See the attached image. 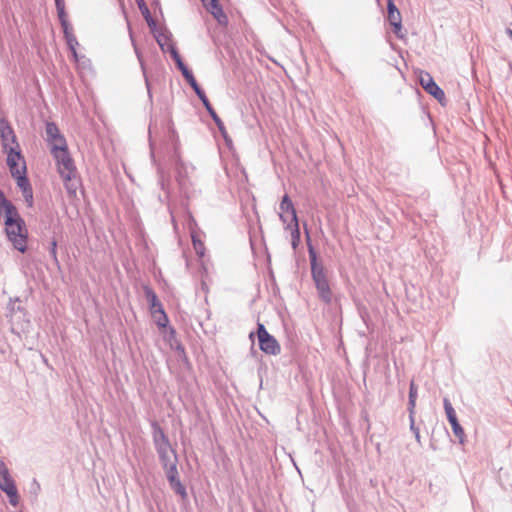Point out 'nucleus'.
<instances>
[{
	"label": "nucleus",
	"mask_w": 512,
	"mask_h": 512,
	"mask_svg": "<svg viewBox=\"0 0 512 512\" xmlns=\"http://www.w3.org/2000/svg\"><path fill=\"white\" fill-rule=\"evenodd\" d=\"M46 134L47 141L51 148V154L56 161L57 171L64 183L67 193L69 196L75 197L80 186V179L74 161L69 153L66 139L53 122L46 124Z\"/></svg>",
	"instance_id": "1"
},
{
	"label": "nucleus",
	"mask_w": 512,
	"mask_h": 512,
	"mask_svg": "<svg viewBox=\"0 0 512 512\" xmlns=\"http://www.w3.org/2000/svg\"><path fill=\"white\" fill-rule=\"evenodd\" d=\"M0 215L4 217L5 231L13 247L24 253L27 250L28 230L16 207L0 190Z\"/></svg>",
	"instance_id": "2"
},
{
	"label": "nucleus",
	"mask_w": 512,
	"mask_h": 512,
	"mask_svg": "<svg viewBox=\"0 0 512 512\" xmlns=\"http://www.w3.org/2000/svg\"><path fill=\"white\" fill-rule=\"evenodd\" d=\"M7 165L12 176L17 180L18 187L22 190L23 197L29 207L33 204V192L26 177V163L20 149L6 152Z\"/></svg>",
	"instance_id": "3"
},
{
	"label": "nucleus",
	"mask_w": 512,
	"mask_h": 512,
	"mask_svg": "<svg viewBox=\"0 0 512 512\" xmlns=\"http://www.w3.org/2000/svg\"><path fill=\"white\" fill-rule=\"evenodd\" d=\"M311 266L312 278L320 299L325 303H330L332 300V292L323 267L316 264L315 257H313Z\"/></svg>",
	"instance_id": "4"
},
{
	"label": "nucleus",
	"mask_w": 512,
	"mask_h": 512,
	"mask_svg": "<svg viewBox=\"0 0 512 512\" xmlns=\"http://www.w3.org/2000/svg\"><path fill=\"white\" fill-rule=\"evenodd\" d=\"M279 217L289 229L299 230L298 219L294 205L290 197L286 194L282 197L280 203Z\"/></svg>",
	"instance_id": "5"
},
{
	"label": "nucleus",
	"mask_w": 512,
	"mask_h": 512,
	"mask_svg": "<svg viewBox=\"0 0 512 512\" xmlns=\"http://www.w3.org/2000/svg\"><path fill=\"white\" fill-rule=\"evenodd\" d=\"M257 336L260 349L264 353L277 355L280 352V345L276 339L267 332L264 325L261 323H258Z\"/></svg>",
	"instance_id": "6"
},
{
	"label": "nucleus",
	"mask_w": 512,
	"mask_h": 512,
	"mask_svg": "<svg viewBox=\"0 0 512 512\" xmlns=\"http://www.w3.org/2000/svg\"><path fill=\"white\" fill-rule=\"evenodd\" d=\"M0 488L7 494L11 505L18 504V494L14 481L9 475L7 468L0 463Z\"/></svg>",
	"instance_id": "7"
},
{
	"label": "nucleus",
	"mask_w": 512,
	"mask_h": 512,
	"mask_svg": "<svg viewBox=\"0 0 512 512\" xmlns=\"http://www.w3.org/2000/svg\"><path fill=\"white\" fill-rule=\"evenodd\" d=\"M419 81L422 88L437 99L440 103L445 102L446 97L444 91L435 83L432 76L428 72L421 71Z\"/></svg>",
	"instance_id": "8"
},
{
	"label": "nucleus",
	"mask_w": 512,
	"mask_h": 512,
	"mask_svg": "<svg viewBox=\"0 0 512 512\" xmlns=\"http://www.w3.org/2000/svg\"><path fill=\"white\" fill-rule=\"evenodd\" d=\"M167 479L170 483L171 488L175 493L181 496L182 499L187 497V492L184 485L180 482L178 478V470L176 463H171L167 471H165Z\"/></svg>",
	"instance_id": "9"
},
{
	"label": "nucleus",
	"mask_w": 512,
	"mask_h": 512,
	"mask_svg": "<svg viewBox=\"0 0 512 512\" xmlns=\"http://www.w3.org/2000/svg\"><path fill=\"white\" fill-rule=\"evenodd\" d=\"M1 139L5 152L20 149L19 144L16 141L14 131L9 125H3L1 127Z\"/></svg>",
	"instance_id": "10"
},
{
	"label": "nucleus",
	"mask_w": 512,
	"mask_h": 512,
	"mask_svg": "<svg viewBox=\"0 0 512 512\" xmlns=\"http://www.w3.org/2000/svg\"><path fill=\"white\" fill-rule=\"evenodd\" d=\"M156 449H157L159 457L162 461L163 467H164L165 471H167V468H169L171 463H176L175 455L171 448V445L170 444L159 445L156 447Z\"/></svg>",
	"instance_id": "11"
},
{
	"label": "nucleus",
	"mask_w": 512,
	"mask_h": 512,
	"mask_svg": "<svg viewBox=\"0 0 512 512\" xmlns=\"http://www.w3.org/2000/svg\"><path fill=\"white\" fill-rule=\"evenodd\" d=\"M206 9L218 20V22L222 23L226 21V16L223 13L221 6L219 5L218 0H201Z\"/></svg>",
	"instance_id": "12"
},
{
	"label": "nucleus",
	"mask_w": 512,
	"mask_h": 512,
	"mask_svg": "<svg viewBox=\"0 0 512 512\" xmlns=\"http://www.w3.org/2000/svg\"><path fill=\"white\" fill-rule=\"evenodd\" d=\"M388 20L392 26L395 27V30H399L401 28V14L399 10L396 8L393 0H388Z\"/></svg>",
	"instance_id": "13"
},
{
	"label": "nucleus",
	"mask_w": 512,
	"mask_h": 512,
	"mask_svg": "<svg viewBox=\"0 0 512 512\" xmlns=\"http://www.w3.org/2000/svg\"><path fill=\"white\" fill-rule=\"evenodd\" d=\"M144 293H145V297L149 303L151 313L155 310H159V309L163 308L156 293L150 287L145 286Z\"/></svg>",
	"instance_id": "14"
},
{
	"label": "nucleus",
	"mask_w": 512,
	"mask_h": 512,
	"mask_svg": "<svg viewBox=\"0 0 512 512\" xmlns=\"http://www.w3.org/2000/svg\"><path fill=\"white\" fill-rule=\"evenodd\" d=\"M192 244L196 254L202 258L205 256V244L197 231L191 232Z\"/></svg>",
	"instance_id": "15"
},
{
	"label": "nucleus",
	"mask_w": 512,
	"mask_h": 512,
	"mask_svg": "<svg viewBox=\"0 0 512 512\" xmlns=\"http://www.w3.org/2000/svg\"><path fill=\"white\" fill-rule=\"evenodd\" d=\"M151 315L160 329H165L167 327L169 319L163 308L153 311Z\"/></svg>",
	"instance_id": "16"
},
{
	"label": "nucleus",
	"mask_w": 512,
	"mask_h": 512,
	"mask_svg": "<svg viewBox=\"0 0 512 512\" xmlns=\"http://www.w3.org/2000/svg\"><path fill=\"white\" fill-rule=\"evenodd\" d=\"M153 439L156 447L159 445L170 444L168 437L159 426L155 427Z\"/></svg>",
	"instance_id": "17"
},
{
	"label": "nucleus",
	"mask_w": 512,
	"mask_h": 512,
	"mask_svg": "<svg viewBox=\"0 0 512 512\" xmlns=\"http://www.w3.org/2000/svg\"><path fill=\"white\" fill-rule=\"evenodd\" d=\"M177 63H178V67L179 69L181 70L183 76L185 77V79L188 81V83L190 84V86L194 89L196 87H198V83L195 79V77L193 76V74L185 67V65L180 61V60H177Z\"/></svg>",
	"instance_id": "18"
},
{
	"label": "nucleus",
	"mask_w": 512,
	"mask_h": 512,
	"mask_svg": "<svg viewBox=\"0 0 512 512\" xmlns=\"http://www.w3.org/2000/svg\"><path fill=\"white\" fill-rule=\"evenodd\" d=\"M64 38L66 40V43H67L69 49L71 50V52L74 56V59L77 60V47H78L79 43L77 41L75 34L74 33L68 34V35L64 36Z\"/></svg>",
	"instance_id": "19"
},
{
	"label": "nucleus",
	"mask_w": 512,
	"mask_h": 512,
	"mask_svg": "<svg viewBox=\"0 0 512 512\" xmlns=\"http://www.w3.org/2000/svg\"><path fill=\"white\" fill-rule=\"evenodd\" d=\"M416 398H417V387H416L414 381H411L410 389H409V405H410L411 411L415 408Z\"/></svg>",
	"instance_id": "20"
},
{
	"label": "nucleus",
	"mask_w": 512,
	"mask_h": 512,
	"mask_svg": "<svg viewBox=\"0 0 512 512\" xmlns=\"http://www.w3.org/2000/svg\"><path fill=\"white\" fill-rule=\"evenodd\" d=\"M443 404H444V409H445L448 420L456 418L457 416H456L455 410L452 407V404L450 403L448 398H444Z\"/></svg>",
	"instance_id": "21"
},
{
	"label": "nucleus",
	"mask_w": 512,
	"mask_h": 512,
	"mask_svg": "<svg viewBox=\"0 0 512 512\" xmlns=\"http://www.w3.org/2000/svg\"><path fill=\"white\" fill-rule=\"evenodd\" d=\"M212 119L215 122V124L217 125L222 136L226 139L228 136V133H227L226 127H225L223 121L221 120V118L218 115H215V117Z\"/></svg>",
	"instance_id": "22"
},
{
	"label": "nucleus",
	"mask_w": 512,
	"mask_h": 512,
	"mask_svg": "<svg viewBox=\"0 0 512 512\" xmlns=\"http://www.w3.org/2000/svg\"><path fill=\"white\" fill-rule=\"evenodd\" d=\"M60 24L63 29L64 36L74 33L73 27H72L71 23L69 22V20H63L60 22Z\"/></svg>",
	"instance_id": "23"
},
{
	"label": "nucleus",
	"mask_w": 512,
	"mask_h": 512,
	"mask_svg": "<svg viewBox=\"0 0 512 512\" xmlns=\"http://www.w3.org/2000/svg\"><path fill=\"white\" fill-rule=\"evenodd\" d=\"M60 24L63 29L64 36L74 33L73 27H72L71 23L69 22V20H63L60 22Z\"/></svg>",
	"instance_id": "24"
},
{
	"label": "nucleus",
	"mask_w": 512,
	"mask_h": 512,
	"mask_svg": "<svg viewBox=\"0 0 512 512\" xmlns=\"http://www.w3.org/2000/svg\"><path fill=\"white\" fill-rule=\"evenodd\" d=\"M452 430H453L454 435L460 440V442H463L465 433H464V430L461 427V425L459 424L458 426L454 427Z\"/></svg>",
	"instance_id": "25"
},
{
	"label": "nucleus",
	"mask_w": 512,
	"mask_h": 512,
	"mask_svg": "<svg viewBox=\"0 0 512 512\" xmlns=\"http://www.w3.org/2000/svg\"><path fill=\"white\" fill-rule=\"evenodd\" d=\"M57 10V15H58V18H59V21H63V20H68V14L66 12V9H65V6L64 7H58L56 8Z\"/></svg>",
	"instance_id": "26"
},
{
	"label": "nucleus",
	"mask_w": 512,
	"mask_h": 512,
	"mask_svg": "<svg viewBox=\"0 0 512 512\" xmlns=\"http://www.w3.org/2000/svg\"><path fill=\"white\" fill-rule=\"evenodd\" d=\"M194 91L197 94V96L200 98V100H202L203 98L207 97L205 92L199 86L194 88Z\"/></svg>",
	"instance_id": "27"
},
{
	"label": "nucleus",
	"mask_w": 512,
	"mask_h": 512,
	"mask_svg": "<svg viewBox=\"0 0 512 512\" xmlns=\"http://www.w3.org/2000/svg\"><path fill=\"white\" fill-rule=\"evenodd\" d=\"M201 101L205 106L206 110H210L211 108H213L207 97L203 98Z\"/></svg>",
	"instance_id": "28"
},
{
	"label": "nucleus",
	"mask_w": 512,
	"mask_h": 512,
	"mask_svg": "<svg viewBox=\"0 0 512 512\" xmlns=\"http://www.w3.org/2000/svg\"><path fill=\"white\" fill-rule=\"evenodd\" d=\"M201 101L205 106L206 110H210L211 108H213L207 97L203 98Z\"/></svg>",
	"instance_id": "29"
},
{
	"label": "nucleus",
	"mask_w": 512,
	"mask_h": 512,
	"mask_svg": "<svg viewBox=\"0 0 512 512\" xmlns=\"http://www.w3.org/2000/svg\"><path fill=\"white\" fill-rule=\"evenodd\" d=\"M201 101L205 106L206 110H210L211 108H213L207 97L203 98Z\"/></svg>",
	"instance_id": "30"
},
{
	"label": "nucleus",
	"mask_w": 512,
	"mask_h": 512,
	"mask_svg": "<svg viewBox=\"0 0 512 512\" xmlns=\"http://www.w3.org/2000/svg\"><path fill=\"white\" fill-rule=\"evenodd\" d=\"M51 254L56 259L57 257V244L55 241L52 242Z\"/></svg>",
	"instance_id": "31"
},
{
	"label": "nucleus",
	"mask_w": 512,
	"mask_h": 512,
	"mask_svg": "<svg viewBox=\"0 0 512 512\" xmlns=\"http://www.w3.org/2000/svg\"><path fill=\"white\" fill-rule=\"evenodd\" d=\"M448 421H449V423H450V425H451L452 429H453L454 427H456V426H458V425H459V422H458V420H457V417H456V418H453V419H449Z\"/></svg>",
	"instance_id": "32"
},
{
	"label": "nucleus",
	"mask_w": 512,
	"mask_h": 512,
	"mask_svg": "<svg viewBox=\"0 0 512 512\" xmlns=\"http://www.w3.org/2000/svg\"><path fill=\"white\" fill-rule=\"evenodd\" d=\"M56 8L58 7H64L65 6V0H55Z\"/></svg>",
	"instance_id": "33"
},
{
	"label": "nucleus",
	"mask_w": 512,
	"mask_h": 512,
	"mask_svg": "<svg viewBox=\"0 0 512 512\" xmlns=\"http://www.w3.org/2000/svg\"><path fill=\"white\" fill-rule=\"evenodd\" d=\"M207 111H208V113L210 114V116H211L212 118H214V117H215V115H218V114L216 113V111H215V109H214V108H211L210 110H207Z\"/></svg>",
	"instance_id": "34"
},
{
	"label": "nucleus",
	"mask_w": 512,
	"mask_h": 512,
	"mask_svg": "<svg viewBox=\"0 0 512 512\" xmlns=\"http://www.w3.org/2000/svg\"><path fill=\"white\" fill-rule=\"evenodd\" d=\"M506 33L512 39V30L511 29H507Z\"/></svg>",
	"instance_id": "35"
}]
</instances>
